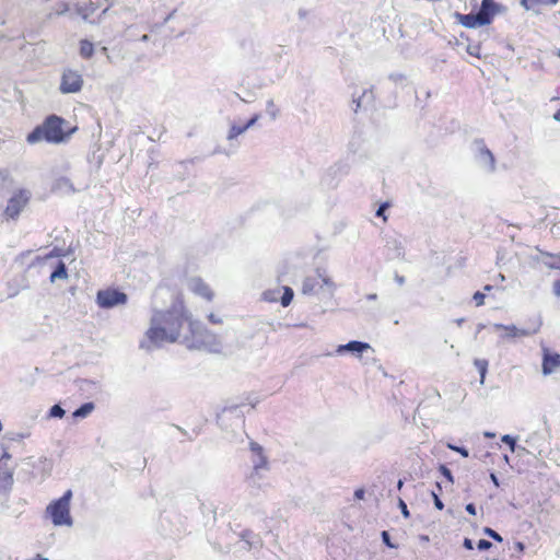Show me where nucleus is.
Instances as JSON below:
<instances>
[{
    "mask_svg": "<svg viewBox=\"0 0 560 560\" xmlns=\"http://www.w3.org/2000/svg\"><path fill=\"white\" fill-rule=\"evenodd\" d=\"M189 322H194L182 299H176L171 308L154 311L150 327L140 347L145 350L160 348L164 343L180 342L189 332Z\"/></svg>",
    "mask_w": 560,
    "mask_h": 560,
    "instance_id": "f257e3e1",
    "label": "nucleus"
},
{
    "mask_svg": "<svg viewBox=\"0 0 560 560\" xmlns=\"http://www.w3.org/2000/svg\"><path fill=\"white\" fill-rule=\"evenodd\" d=\"M65 125V119L56 115L48 116L42 125L37 126L27 135L26 141L30 144H35L40 141L56 144L66 142L70 138L71 133L75 131V128L67 131L63 128Z\"/></svg>",
    "mask_w": 560,
    "mask_h": 560,
    "instance_id": "f03ea898",
    "label": "nucleus"
},
{
    "mask_svg": "<svg viewBox=\"0 0 560 560\" xmlns=\"http://www.w3.org/2000/svg\"><path fill=\"white\" fill-rule=\"evenodd\" d=\"M180 343L188 349L219 352L221 350L220 339L202 327L198 320L189 322V332L180 340Z\"/></svg>",
    "mask_w": 560,
    "mask_h": 560,
    "instance_id": "7ed1b4c3",
    "label": "nucleus"
},
{
    "mask_svg": "<svg viewBox=\"0 0 560 560\" xmlns=\"http://www.w3.org/2000/svg\"><path fill=\"white\" fill-rule=\"evenodd\" d=\"M72 499V491L67 490L63 495L57 500L51 501L45 511V514L50 518L55 526H68L73 525V520L70 514V502Z\"/></svg>",
    "mask_w": 560,
    "mask_h": 560,
    "instance_id": "20e7f679",
    "label": "nucleus"
},
{
    "mask_svg": "<svg viewBox=\"0 0 560 560\" xmlns=\"http://www.w3.org/2000/svg\"><path fill=\"white\" fill-rule=\"evenodd\" d=\"M141 0H112L108 8L103 10V14L112 10L113 13L120 15L124 23L127 24L141 16L139 13Z\"/></svg>",
    "mask_w": 560,
    "mask_h": 560,
    "instance_id": "39448f33",
    "label": "nucleus"
},
{
    "mask_svg": "<svg viewBox=\"0 0 560 560\" xmlns=\"http://www.w3.org/2000/svg\"><path fill=\"white\" fill-rule=\"evenodd\" d=\"M250 451L253 453V471L248 476V482L252 486L260 487L259 481L264 478L265 472L269 469L268 462L264 455L262 447L258 443L250 442Z\"/></svg>",
    "mask_w": 560,
    "mask_h": 560,
    "instance_id": "423d86ee",
    "label": "nucleus"
},
{
    "mask_svg": "<svg viewBox=\"0 0 560 560\" xmlns=\"http://www.w3.org/2000/svg\"><path fill=\"white\" fill-rule=\"evenodd\" d=\"M31 197L32 194L28 189H19L14 191L13 195L9 198L4 209L5 218L12 220L18 219L21 212L28 205Z\"/></svg>",
    "mask_w": 560,
    "mask_h": 560,
    "instance_id": "0eeeda50",
    "label": "nucleus"
},
{
    "mask_svg": "<svg viewBox=\"0 0 560 560\" xmlns=\"http://www.w3.org/2000/svg\"><path fill=\"white\" fill-rule=\"evenodd\" d=\"M96 303L101 308H112L127 303V295L115 289L100 290L96 294Z\"/></svg>",
    "mask_w": 560,
    "mask_h": 560,
    "instance_id": "6e6552de",
    "label": "nucleus"
},
{
    "mask_svg": "<svg viewBox=\"0 0 560 560\" xmlns=\"http://www.w3.org/2000/svg\"><path fill=\"white\" fill-rule=\"evenodd\" d=\"M493 329L503 330L504 334L501 335L502 339H516L523 337H529L536 334L539 330L540 324H538L534 328H518L515 325H503V324H493Z\"/></svg>",
    "mask_w": 560,
    "mask_h": 560,
    "instance_id": "1a4fd4ad",
    "label": "nucleus"
},
{
    "mask_svg": "<svg viewBox=\"0 0 560 560\" xmlns=\"http://www.w3.org/2000/svg\"><path fill=\"white\" fill-rule=\"evenodd\" d=\"M83 79L78 71L66 70L61 77L60 91L63 94L77 93L82 89Z\"/></svg>",
    "mask_w": 560,
    "mask_h": 560,
    "instance_id": "9d476101",
    "label": "nucleus"
},
{
    "mask_svg": "<svg viewBox=\"0 0 560 560\" xmlns=\"http://www.w3.org/2000/svg\"><path fill=\"white\" fill-rule=\"evenodd\" d=\"M187 288L194 294L201 296L207 301H211L213 298L212 290L209 288V285L207 283L203 282L202 279H200L198 277H192V278L188 279Z\"/></svg>",
    "mask_w": 560,
    "mask_h": 560,
    "instance_id": "9b49d317",
    "label": "nucleus"
},
{
    "mask_svg": "<svg viewBox=\"0 0 560 560\" xmlns=\"http://www.w3.org/2000/svg\"><path fill=\"white\" fill-rule=\"evenodd\" d=\"M560 368V354L542 348V373L549 375Z\"/></svg>",
    "mask_w": 560,
    "mask_h": 560,
    "instance_id": "f8f14e48",
    "label": "nucleus"
},
{
    "mask_svg": "<svg viewBox=\"0 0 560 560\" xmlns=\"http://www.w3.org/2000/svg\"><path fill=\"white\" fill-rule=\"evenodd\" d=\"M458 21L462 25L468 28H475L478 26L487 25L489 24V19L487 16H483L480 12L477 14H456Z\"/></svg>",
    "mask_w": 560,
    "mask_h": 560,
    "instance_id": "ddd939ff",
    "label": "nucleus"
},
{
    "mask_svg": "<svg viewBox=\"0 0 560 560\" xmlns=\"http://www.w3.org/2000/svg\"><path fill=\"white\" fill-rule=\"evenodd\" d=\"M369 349H371V346L369 343L353 340L346 345L338 346L336 349V353L343 354L346 352H349L354 355H360L362 352Z\"/></svg>",
    "mask_w": 560,
    "mask_h": 560,
    "instance_id": "4468645a",
    "label": "nucleus"
},
{
    "mask_svg": "<svg viewBox=\"0 0 560 560\" xmlns=\"http://www.w3.org/2000/svg\"><path fill=\"white\" fill-rule=\"evenodd\" d=\"M317 275H318L319 283H320L319 284L320 292L327 293L328 295L331 296L336 290L335 282L323 269H317Z\"/></svg>",
    "mask_w": 560,
    "mask_h": 560,
    "instance_id": "2eb2a0df",
    "label": "nucleus"
},
{
    "mask_svg": "<svg viewBox=\"0 0 560 560\" xmlns=\"http://www.w3.org/2000/svg\"><path fill=\"white\" fill-rule=\"evenodd\" d=\"M319 278L316 273L315 277H307L304 279L302 283V293L303 294H316L320 292L319 289Z\"/></svg>",
    "mask_w": 560,
    "mask_h": 560,
    "instance_id": "dca6fc26",
    "label": "nucleus"
},
{
    "mask_svg": "<svg viewBox=\"0 0 560 560\" xmlns=\"http://www.w3.org/2000/svg\"><path fill=\"white\" fill-rule=\"evenodd\" d=\"M479 161L486 166L490 172L495 170V160L491 151L485 147H480L479 149Z\"/></svg>",
    "mask_w": 560,
    "mask_h": 560,
    "instance_id": "f3484780",
    "label": "nucleus"
},
{
    "mask_svg": "<svg viewBox=\"0 0 560 560\" xmlns=\"http://www.w3.org/2000/svg\"><path fill=\"white\" fill-rule=\"evenodd\" d=\"M151 31L152 30V25L149 23V22H141L139 24H129L126 26V30H125V34H126V38L128 40H136L137 39V35H136V31Z\"/></svg>",
    "mask_w": 560,
    "mask_h": 560,
    "instance_id": "a211bd4d",
    "label": "nucleus"
},
{
    "mask_svg": "<svg viewBox=\"0 0 560 560\" xmlns=\"http://www.w3.org/2000/svg\"><path fill=\"white\" fill-rule=\"evenodd\" d=\"M10 459L11 456L8 453H4L0 458V480H9L12 478V469L8 467Z\"/></svg>",
    "mask_w": 560,
    "mask_h": 560,
    "instance_id": "6ab92c4d",
    "label": "nucleus"
},
{
    "mask_svg": "<svg viewBox=\"0 0 560 560\" xmlns=\"http://www.w3.org/2000/svg\"><path fill=\"white\" fill-rule=\"evenodd\" d=\"M479 12L489 19V23L491 22L493 15L497 12V4L493 2V0H482L481 8Z\"/></svg>",
    "mask_w": 560,
    "mask_h": 560,
    "instance_id": "aec40b11",
    "label": "nucleus"
},
{
    "mask_svg": "<svg viewBox=\"0 0 560 560\" xmlns=\"http://www.w3.org/2000/svg\"><path fill=\"white\" fill-rule=\"evenodd\" d=\"M241 544H242L241 549L249 550L253 547L258 546L260 544V540L258 538H256L254 535H252V533L245 532L242 535Z\"/></svg>",
    "mask_w": 560,
    "mask_h": 560,
    "instance_id": "412c9836",
    "label": "nucleus"
},
{
    "mask_svg": "<svg viewBox=\"0 0 560 560\" xmlns=\"http://www.w3.org/2000/svg\"><path fill=\"white\" fill-rule=\"evenodd\" d=\"M374 95L372 90H364L362 92V95H360L358 98H353V103H355V112L361 108L364 105H369L373 102Z\"/></svg>",
    "mask_w": 560,
    "mask_h": 560,
    "instance_id": "4be33fe9",
    "label": "nucleus"
},
{
    "mask_svg": "<svg viewBox=\"0 0 560 560\" xmlns=\"http://www.w3.org/2000/svg\"><path fill=\"white\" fill-rule=\"evenodd\" d=\"M68 278V272L65 262L59 261L57 268L50 275V281L65 280Z\"/></svg>",
    "mask_w": 560,
    "mask_h": 560,
    "instance_id": "5701e85b",
    "label": "nucleus"
},
{
    "mask_svg": "<svg viewBox=\"0 0 560 560\" xmlns=\"http://www.w3.org/2000/svg\"><path fill=\"white\" fill-rule=\"evenodd\" d=\"M501 441L505 444H508L510 446V450L512 452H517L518 455H523L525 454L527 451L525 447L523 446H517L516 445V441H515V438L509 435V434H505L501 438Z\"/></svg>",
    "mask_w": 560,
    "mask_h": 560,
    "instance_id": "b1692460",
    "label": "nucleus"
},
{
    "mask_svg": "<svg viewBox=\"0 0 560 560\" xmlns=\"http://www.w3.org/2000/svg\"><path fill=\"white\" fill-rule=\"evenodd\" d=\"M94 410V404L93 402H85L81 407H79L72 416L74 418H85L88 417L92 411Z\"/></svg>",
    "mask_w": 560,
    "mask_h": 560,
    "instance_id": "393cba45",
    "label": "nucleus"
},
{
    "mask_svg": "<svg viewBox=\"0 0 560 560\" xmlns=\"http://www.w3.org/2000/svg\"><path fill=\"white\" fill-rule=\"evenodd\" d=\"M542 262L545 264L546 267H548L550 269L560 270V256L546 254L544 256Z\"/></svg>",
    "mask_w": 560,
    "mask_h": 560,
    "instance_id": "a878e982",
    "label": "nucleus"
},
{
    "mask_svg": "<svg viewBox=\"0 0 560 560\" xmlns=\"http://www.w3.org/2000/svg\"><path fill=\"white\" fill-rule=\"evenodd\" d=\"M246 127L243 125V126H238V125H235V124H232L231 127H230V130L228 132V140L229 141H232L234 140L237 136L244 133L246 131Z\"/></svg>",
    "mask_w": 560,
    "mask_h": 560,
    "instance_id": "bb28decb",
    "label": "nucleus"
},
{
    "mask_svg": "<svg viewBox=\"0 0 560 560\" xmlns=\"http://www.w3.org/2000/svg\"><path fill=\"white\" fill-rule=\"evenodd\" d=\"M93 44L89 40H82L80 45V54L84 58H90L93 55Z\"/></svg>",
    "mask_w": 560,
    "mask_h": 560,
    "instance_id": "cd10ccee",
    "label": "nucleus"
},
{
    "mask_svg": "<svg viewBox=\"0 0 560 560\" xmlns=\"http://www.w3.org/2000/svg\"><path fill=\"white\" fill-rule=\"evenodd\" d=\"M293 295V290L289 287H284L283 294L281 296V305L284 307L289 306L290 303L292 302Z\"/></svg>",
    "mask_w": 560,
    "mask_h": 560,
    "instance_id": "c85d7f7f",
    "label": "nucleus"
},
{
    "mask_svg": "<svg viewBox=\"0 0 560 560\" xmlns=\"http://www.w3.org/2000/svg\"><path fill=\"white\" fill-rule=\"evenodd\" d=\"M95 8L92 5V3L89 7H78L77 12L79 15L82 16L84 21H88L89 18L94 13Z\"/></svg>",
    "mask_w": 560,
    "mask_h": 560,
    "instance_id": "c756f323",
    "label": "nucleus"
},
{
    "mask_svg": "<svg viewBox=\"0 0 560 560\" xmlns=\"http://www.w3.org/2000/svg\"><path fill=\"white\" fill-rule=\"evenodd\" d=\"M267 114L270 116L271 119H276L279 116V108L276 106L273 100L267 101L266 105Z\"/></svg>",
    "mask_w": 560,
    "mask_h": 560,
    "instance_id": "7c9ffc66",
    "label": "nucleus"
},
{
    "mask_svg": "<svg viewBox=\"0 0 560 560\" xmlns=\"http://www.w3.org/2000/svg\"><path fill=\"white\" fill-rule=\"evenodd\" d=\"M546 3V4H551V5H555L558 3V0H522V4L526 8V9H530L534 4L536 3Z\"/></svg>",
    "mask_w": 560,
    "mask_h": 560,
    "instance_id": "2f4dec72",
    "label": "nucleus"
},
{
    "mask_svg": "<svg viewBox=\"0 0 560 560\" xmlns=\"http://www.w3.org/2000/svg\"><path fill=\"white\" fill-rule=\"evenodd\" d=\"M65 416V410L59 405H54L49 410V417L51 418H62Z\"/></svg>",
    "mask_w": 560,
    "mask_h": 560,
    "instance_id": "473e14b6",
    "label": "nucleus"
},
{
    "mask_svg": "<svg viewBox=\"0 0 560 560\" xmlns=\"http://www.w3.org/2000/svg\"><path fill=\"white\" fill-rule=\"evenodd\" d=\"M475 365L478 368V370L480 372L481 382H483L485 374L487 372V366H488L487 361L477 359V360H475Z\"/></svg>",
    "mask_w": 560,
    "mask_h": 560,
    "instance_id": "72a5a7b5",
    "label": "nucleus"
},
{
    "mask_svg": "<svg viewBox=\"0 0 560 560\" xmlns=\"http://www.w3.org/2000/svg\"><path fill=\"white\" fill-rule=\"evenodd\" d=\"M10 184L9 173L7 171H0V189L8 187Z\"/></svg>",
    "mask_w": 560,
    "mask_h": 560,
    "instance_id": "f704fd0d",
    "label": "nucleus"
},
{
    "mask_svg": "<svg viewBox=\"0 0 560 560\" xmlns=\"http://www.w3.org/2000/svg\"><path fill=\"white\" fill-rule=\"evenodd\" d=\"M483 533H485L487 536L491 537L492 539H494V540H497V541H499V542H501V541H502V537H501V535H500V534H498L495 530H493V529H492V528H490V527H485V528H483Z\"/></svg>",
    "mask_w": 560,
    "mask_h": 560,
    "instance_id": "c9c22d12",
    "label": "nucleus"
},
{
    "mask_svg": "<svg viewBox=\"0 0 560 560\" xmlns=\"http://www.w3.org/2000/svg\"><path fill=\"white\" fill-rule=\"evenodd\" d=\"M447 447L450 450H452V451H455V452L459 453L463 457H468L469 456L468 450L465 448V447L456 446V445H453L451 443L447 444Z\"/></svg>",
    "mask_w": 560,
    "mask_h": 560,
    "instance_id": "e433bc0d",
    "label": "nucleus"
},
{
    "mask_svg": "<svg viewBox=\"0 0 560 560\" xmlns=\"http://www.w3.org/2000/svg\"><path fill=\"white\" fill-rule=\"evenodd\" d=\"M440 472L450 481L454 482L452 471L444 465L440 466Z\"/></svg>",
    "mask_w": 560,
    "mask_h": 560,
    "instance_id": "4c0bfd02",
    "label": "nucleus"
},
{
    "mask_svg": "<svg viewBox=\"0 0 560 560\" xmlns=\"http://www.w3.org/2000/svg\"><path fill=\"white\" fill-rule=\"evenodd\" d=\"M381 536H382V540H383V542H384L387 547H389V548H397V546H396V545H394V544L390 541V537H389V534H388V532H387V530H383V532H382V534H381Z\"/></svg>",
    "mask_w": 560,
    "mask_h": 560,
    "instance_id": "58836bf2",
    "label": "nucleus"
},
{
    "mask_svg": "<svg viewBox=\"0 0 560 560\" xmlns=\"http://www.w3.org/2000/svg\"><path fill=\"white\" fill-rule=\"evenodd\" d=\"M392 243H393L394 248L396 250V257L402 256L404 255V248H402L401 243L398 240H396V238H394L392 241Z\"/></svg>",
    "mask_w": 560,
    "mask_h": 560,
    "instance_id": "ea45409f",
    "label": "nucleus"
},
{
    "mask_svg": "<svg viewBox=\"0 0 560 560\" xmlns=\"http://www.w3.org/2000/svg\"><path fill=\"white\" fill-rule=\"evenodd\" d=\"M477 306H481L485 303V294L481 292H476L472 296Z\"/></svg>",
    "mask_w": 560,
    "mask_h": 560,
    "instance_id": "a19ab883",
    "label": "nucleus"
},
{
    "mask_svg": "<svg viewBox=\"0 0 560 560\" xmlns=\"http://www.w3.org/2000/svg\"><path fill=\"white\" fill-rule=\"evenodd\" d=\"M492 546V544L489 540L480 539L477 544V547L479 550H487Z\"/></svg>",
    "mask_w": 560,
    "mask_h": 560,
    "instance_id": "79ce46f5",
    "label": "nucleus"
},
{
    "mask_svg": "<svg viewBox=\"0 0 560 560\" xmlns=\"http://www.w3.org/2000/svg\"><path fill=\"white\" fill-rule=\"evenodd\" d=\"M467 51L471 56L479 57L480 47L477 45H469Z\"/></svg>",
    "mask_w": 560,
    "mask_h": 560,
    "instance_id": "37998d69",
    "label": "nucleus"
},
{
    "mask_svg": "<svg viewBox=\"0 0 560 560\" xmlns=\"http://www.w3.org/2000/svg\"><path fill=\"white\" fill-rule=\"evenodd\" d=\"M260 118V114H255L244 126L246 129L252 128Z\"/></svg>",
    "mask_w": 560,
    "mask_h": 560,
    "instance_id": "c03bdc74",
    "label": "nucleus"
},
{
    "mask_svg": "<svg viewBox=\"0 0 560 560\" xmlns=\"http://www.w3.org/2000/svg\"><path fill=\"white\" fill-rule=\"evenodd\" d=\"M398 504H399V508H400V511H401V514L404 515V517L408 518L410 514H409L407 504L401 499H399Z\"/></svg>",
    "mask_w": 560,
    "mask_h": 560,
    "instance_id": "a18cd8bd",
    "label": "nucleus"
},
{
    "mask_svg": "<svg viewBox=\"0 0 560 560\" xmlns=\"http://www.w3.org/2000/svg\"><path fill=\"white\" fill-rule=\"evenodd\" d=\"M28 436V433H12V436L10 438L12 441H21L23 439H26Z\"/></svg>",
    "mask_w": 560,
    "mask_h": 560,
    "instance_id": "49530a36",
    "label": "nucleus"
},
{
    "mask_svg": "<svg viewBox=\"0 0 560 560\" xmlns=\"http://www.w3.org/2000/svg\"><path fill=\"white\" fill-rule=\"evenodd\" d=\"M264 298H265V300H266V301H270V302H272V301H276V300H277V298H276V292H271V291H267V292H265V293H264Z\"/></svg>",
    "mask_w": 560,
    "mask_h": 560,
    "instance_id": "de8ad7c7",
    "label": "nucleus"
},
{
    "mask_svg": "<svg viewBox=\"0 0 560 560\" xmlns=\"http://www.w3.org/2000/svg\"><path fill=\"white\" fill-rule=\"evenodd\" d=\"M433 498H434V505H435V508L439 509V510H442L444 508V504L441 501V499L435 493H433Z\"/></svg>",
    "mask_w": 560,
    "mask_h": 560,
    "instance_id": "09e8293b",
    "label": "nucleus"
},
{
    "mask_svg": "<svg viewBox=\"0 0 560 560\" xmlns=\"http://www.w3.org/2000/svg\"><path fill=\"white\" fill-rule=\"evenodd\" d=\"M364 494H365V491L362 488L357 489L354 491V498L358 499V500H363L364 499Z\"/></svg>",
    "mask_w": 560,
    "mask_h": 560,
    "instance_id": "8fccbe9b",
    "label": "nucleus"
},
{
    "mask_svg": "<svg viewBox=\"0 0 560 560\" xmlns=\"http://www.w3.org/2000/svg\"><path fill=\"white\" fill-rule=\"evenodd\" d=\"M208 319L210 320V323L212 324H221L222 323V319L219 318L218 316H215L213 313L209 314L208 315Z\"/></svg>",
    "mask_w": 560,
    "mask_h": 560,
    "instance_id": "3c124183",
    "label": "nucleus"
},
{
    "mask_svg": "<svg viewBox=\"0 0 560 560\" xmlns=\"http://www.w3.org/2000/svg\"><path fill=\"white\" fill-rule=\"evenodd\" d=\"M394 280L396 281V283H397L398 285H404V284H405V281H406V280H405V277H404V276H400V275H398V273H396V275L394 276Z\"/></svg>",
    "mask_w": 560,
    "mask_h": 560,
    "instance_id": "603ef678",
    "label": "nucleus"
},
{
    "mask_svg": "<svg viewBox=\"0 0 560 560\" xmlns=\"http://www.w3.org/2000/svg\"><path fill=\"white\" fill-rule=\"evenodd\" d=\"M465 509H466V511H467L469 514H471V515H475V514H476V506H475V504H472V503H468V504L466 505V508H465Z\"/></svg>",
    "mask_w": 560,
    "mask_h": 560,
    "instance_id": "864d4df0",
    "label": "nucleus"
},
{
    "mask_svg": "<svg viewBox=\"0 0 560 560\" xmlns=\"http://www.w3.org/2000/svg\"><path fill=\"white\" fill-rule=\"evenodd\" d=\"M463 546L466 548V549H469L471 550L474 548L472 546V540L469 539V538H465L464 539V542H463Z\"/></svg>",
    "mask_w": 560,
    "mask_h": 560,
    "instance_id": "5fc2aeb1",
    "label": "nucleus"
},
{
    "mask_svg": "<svg viewBox=\"0 0 560 560\" xmlns=\"http://www.w3.org/2000/svg\"><path fill=\"white\" fill-rule=\"evenodd\" d=\"M553 293L557 296H560V280L553 283Z\"/></svg>",
    "mask_w": 560,
    "mask_h": 560,
    "instance_id": "6e6d98bb",
    "label": "nucleus"
},
{
    "mask_svg": "<svg viewBox=\"0 0 560 560\" xmlns=\"http://www.w3.org/2000/svg\"><path fill=\"white\" fill-rule=\"evenodd\" d=\"M514 548H515L516 551L523 552L524 549H525V545L523 542H521V541H517V542L514 544Z\"/></svg>",
    "mask_w": 560,
    "mask_h": 560,
    "instance_id": "4d7b16f0",
    "label": "nucleus"
},
{
    "mask_svg": "<svg viewBox=\"0 0 560 560\" xmlns=\"http://www.w3.org/2000/svg\"><path fill=\"white\" fill-rule=\"evenodd\" d=\"M386 208H387V205H386V203L382 205V206L377 209V211H376V215H377V217H383V215H384V212H385V210H386Z\"/></svg>",
    "mask_w": 560,
    "mask_h": 560,
    "instance_id": "13d9d810",
    "label": "nucleus"
},
{
    "mask_svg": "<svg viewBox=\"0 0 560 560\" xmlns=\"http://www.w3.org/2000/svg\"><path fill=\"white\" fill-rule=\"evenodd\" d=\"M490 478H491L492 482L494 483V486L499 487L500 483H499V479H498L497 475L492 472L490 475Z\"/></svg>",
    "mask_w": 560,
    "mask_h": 560,
    "instance_id": "bf43d9fd",
    "label": "nucleus"
},
{
    "mask_svg": "<svg viewBox=\"0 0 560 560\" xmlns=\"http://www.w3.org/2000/svg\"><path fill=\"white\" fill-rule=\"evenodd\" d=\"M68 11V4L62 3L61 9L57 11V14H62Z\"/></svg>",
    "mask_w": 560,
    "mask_h": 560,
    "instance_id": "052dcab7",
    "label": "nucleus"
},
{
    "mask_svg": "<svg viewBox=\"0 0 560 560\" xmlns=\"http://www.w3.org/2000/svg\"><path fill=\"white\" fill-rule=\"evenodd\" d=\"M366 299L369 301H374V300L377 299V294L376 293H370V294L366 295Z\"/></svg>",
    "mask_w": 560,
    "mask_h": 560,
    "instance_id": "680f3d73",
    "label": "nucleus"
},
{
    "mask_svg": "<svg viewBox=\"0 0 560 560\" xmlns=\"http://www.w3.org/2000/svg\"><path fill=\"white\" fill-rule=\"evenodd\" d=\"M139 39L141 42H148L150 39V36L148 34H143Z\"/></svg>",
    "mask_w": 560,
    "mask_h": 560,
    "instance_id": "e2e57ef3",
    "label": "nucleus"
},
{
    "mask_svg": "<svg viewBox=\"0 0 560 560\" xmlns=\"http://www.w3.org/2000/svg\"><path fill=\"white\" fill-rule=\"evenodd\" d=\"M553 119L560 121V109L553 115Z\"/></svg>",
    "mask_w": 560,
    "mask_h": 560,
    "instance_id": "0e129e2a",
    "label": "nucleus"
},
{
    "mask_svg": "<svg viewBox=\"0 0 560 560\" xmlns=\"http://www.w3.org/2000/svg\"><path fill=\"white\" fill-rule=\"evenodd\" d=\"M464 322H465V319H464V318H457V319L455 320V323L457 324V326H462Z\"/></svg>",
    "mask_w": 560,
    "mask_h": 560,
    "instance_id": "69168bd1",
    "label": "nucleus"
},
{
    "mask_svg": "<svg viewBox=\"0 0 560 560\" xmlns=\"http://www.w3.org/2000/svg\"><path fill=\"white\" fill-rule=\"evenodd\" d=\"M485 436H486V438H493V436H494V433H491V432H485Z\"/></svg>",
    "mask_w": 560,
    "mask_h": 560,
    "instance_id": "338daca9",
    "label": "nucleus"
},
{
    "mask_svg": "<svg viewBox=\"0 0 560 560\" xmlns=\"http://www.w3.org/2000/svg\"><path fill=\"white\" fill-rule=\"evenodd\" d=\"M397 486H398V488L400 489V488L402 487V481H401V480H399Z\"/></svg>",
    "mask_w": 560,
    "mask_h": 560,
    "instance_id": "774afa93",
    "label": "nucleus"
}]
</instances>
